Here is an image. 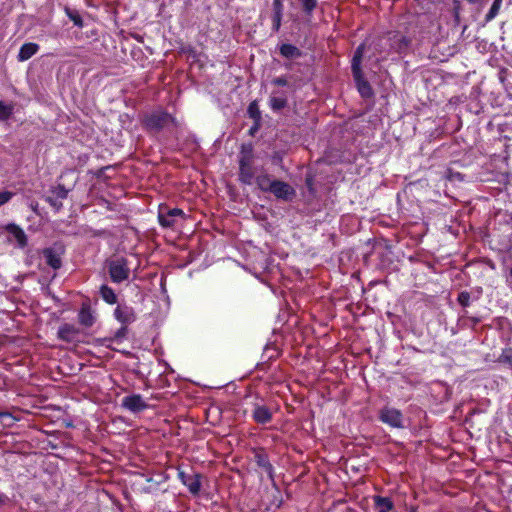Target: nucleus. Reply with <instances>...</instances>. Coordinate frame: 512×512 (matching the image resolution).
<instances>
[{
  "label": "nucleus",
  "mask_w": 512,
  "mask_h": 512,
  "mask_svg": "<svg viewBox=\"0 0 512 512\" xmlns=\"http://www.w3.org/2000/svg\"><path fill=\"white\" fill-rule=\"evenodd\" d=\"M253 148L252 145H242L239 157V180L247 185H251L254 180L253 171Z\"/></svg>",
  "instance_id": "nucleus-1"
},
{
  "label": "nucleus",
  "mask_w": 512,
  "mask_h": 512,
  "mask_svg": "<svg viewBox=\"0 0 512 512\" xmlns=\"http://www.w3.org/2000/svg\"><path fill=\"white\" fill-rule=\"evenodd\" d=\"M146 130L150 132H159L169 125L177 126L176 119L169 113L157 111L147 115L143 121Z\"/></svg>",
  "instance_id": "nucleus-2"
},
{
  "label": "nucleus",
  "mask_w": 512,
  "mask_h": 512,
  "mask_svg": "<svg viewBox=\"0 0 512 512\" xmlns=\"http://www.w3.org/2000/svg\"><path fill=\"white\" fill-rule=\"evenodd\" d=\"M178 219H187V215L182 209H171L166 204L159 205L158 221L163 228H174L177 224Z\"/></svg>",
  "instance_id": "nucleus-3"
},
{
  "label": "nucleus",
  "mask_w": 512,
  "mask_h": 512,
  "mask_svg": "<svg viewBox=\"0 0 512 512\" xmlns=\"http://www.w3.org/2000/svg\"><path fill=\"white\" fill-rule=\"evenodd\" d=\"M109 274L111 280L116 283H120L128 279L130 275L128 261L123 257L112 260L109 263Z\"/></svg>",
  "instance_id": "nucleus-4"
},
{
  "label": "nucleus",
  "mask_w": 512,
  "mask_h": 512,
  "mask_svg": "<svg viewBox=\"0 0 512 512\" xmlns=\"http://www.w3.org/2000/svg\"><path fill=\"white\" fill-rule=\"evenodd\" d=\"M202 478L203 476L200 473H186L183 470L178 471V479L194 496H197L200 493Z\"/></svg>",
  "instance_id": "nucleus-5"
},
{
  "label": "nucleus",
  "mask_w": 512,
  "mask_h": 512,
  "mask_svg": "<svg viewBox=\"0 0 512 512\" xmlns=\"http://www.w3.org/2000/svg\"><path fill=\"white\" fill-rule=\"evenodd\" d=\"M270 192L278 199L285 201L292 200L295 195V189L288 183L280 180H273Z\"/></svg>",
  "instance_id": "nucleus-6"
},
{
  "label": "nucleus",
  "mask_w": 512,
  "mask_h": 512,
  "mask_svg": "<svg viewBox=\"0 0 512 512\" xmlns=\"http://www.w3.org/2000/svg\"><path fill=\"white\" fill-rule=\"evenodd\" d=\"M122 406L131 413H140L149 407V404L138 394L125 396L122 399Z\"/></svg>",
  "instance_id": "nucleus-7"
},
{
  "label": "nucleus",
  "mask_w": 512,
  "mask_h": 512,
  "mask_svg": "<svg viewBox=\"0 0 512 512\" xmlns=\"http://www.w3.org/2000/svg\"><path fill=\"white\" fill-rule=\"evenodd\" d=\"M254 453V462L256 465L263 469L268 477L273 480L274 479V467L271 464L269 457L263 448H258L253 450Z\"/></svg>",
  "instance_id": "nucleus-8"
},
{
  "label": "nucleus",
  "mask_w": 512,
  "mask_h": 512,
  "mask_svg": "<svg viewBox=\"0 0 512 512\" xmlns=\"http://www.w3.org/2000/svg\"><path fill=\"white\" fill-rule=\"evenodd\" d=\"M372 499L376 512H396L394 502L391 498L374 495Z\"/></svg>",
  "instance_id": "nucleus-9"
},
{
  "label": "nucleus",
  "mask_w": 512,
  "mask_h": 512,
  "mask_svg": "<svg viewBox=\"0 0 512 512\" xmlns=\"http://www.w3.org/2000/svg\"><path fill=\"white\" fill-rule=\"evenodd\" d=\"M353 78L360 95L363 98H371L374 94L373 89L369 82L364 78L363 72L359 73V75L353 74Z\"/></svg>",
  "instance_id": "nucleus-10"
},
{
  "label": "nucleus",
  "mask_w": 512,
  "mask_h": 512,
  "mask_svg": "<svg viewBox=\"0 0 512 512\" xmlns=\"http://www.w3.org/2000/svg\"><path fill=\"white\" fill-rule=\"evenodd\" d=\"M42 253L46 259V263L54 270H57L62 266L60 252H57L53 248H45Z\"/></svg>",
  "instance_id": "nucleus-11"
},
{
  "label": "nucleus",
  "mask_w": 512,
  "mask_h": 512,
  "mask_svg": "<svg viewBox=\"0 0 512 512\" xmlns=\"http://www.w3.org/2000/svg\"><path fill=\"white\" fill-rule=\"evenodd\" d=\"M79 334V330L71 324H63L58 330V337L66 342H73Z\"/></svg>",
  "instance_id": "nucleus-12"
},
{
  "label": "nucleus",
  "mask_w": 512,
  "mask_h": 512,
  "mask_svg": "<svg viewBox=\"0 0 512 512\" xmlns=\"http://www.w3.org/2000/svg\"><path fill=\"white\" fill-rule=\"evenodd\" d=\"M78 320L85 327H91L95 323V316L88 304L82 305L78 314Z\"/></svg>",
  "instance_id": "nucleus-13"
},
{
  "label": "nucleus",
  "mask_w": 512,
  "mask_h": 512,
  "mask_svg": "<svg viewBox=\"0 0 512 512\" xmlns=\"http://www.w3.org/2000/svg\"><path fill=\"white\" fill-rule=\"evenodd\" d=\"M39 50V45L36 43H25L21 46L18 53V60L23 62L30 59L33 55H35Z\"/></svg>",
  "instance_id": "nucleus-14"
},
{
  "label": "nucleus",
  "mask_w": 512,
  "mask_h": 512,
  "mask_svg": "<svg viewBox=\"0 0 512 512\" xmlns=\"http://www.w3.org/2000/svg\"><path fill=\"white\" fill-rule=\"evenodd\" d=\"M364 50H365L364 44H361L357 47V49L354 53V56L352 58V62H351L352 74L359 75V73L362 72L361 62H362V58L364 55Z\"/></svg>",
  "instance_id": "nucleus-15"
},
{
  "label": "nucleus",
  "mask_w": 512,
  "mask_h": 512,
  "mask_svg": "<svg viewBox=\"0 0 512 512\" xmlns=\"http://www.w3.org/2000/svg\"><path fill=\"white\" fill-rule=\"evenodd\" d=\"M6 230L9 234H11L14 239L18 242V244L20 246H25L26 243H27V237L24 233V231L17 225L15 224H9L7 227H6Z\"/></svg>",
  "instance_id": "nucleus-16"
},
{
  "label": "nucleus",
  "mask_w": 512,
  "mask_h": 512,
  "mask_svg": "<svg viewBox=\"0 0 512 512\" xmlns=\"http://www.w3.org/2000/svg\"><path fill=\"white\" fill-rule=\"evenodd\" d=\"M392 428L406 429L410 426V418H379Z\"/></svg>",
  "instance_id": "nucleus-17"
},
{
  "label": "nucleus",
  "mask_w": 512,
  "mask_h": 512,
  "mask_svg": "<svg viewBox=\"0 0 512 512\" xmlns=\"http://www.w3.org/2000/svg\"><path fill=\"white\" fill-rule=\"evenodd\" d=\"M273 180H271L268 174L259 175L256 178V184L264 192H270Z\"/></svg>",
  "instance_id": "nucleus-18"
},
{
  "label": "nucleus",
  "mask_w": 512,
  "mask_h": 512,
  "mask_svg": "<svg viewBox=\"0 0 512 512\" xmlns=\"http://www.w3.org/2000/svg\"><path fill=\"white\" fill-rule=\"evenodd\" d=\"M101 297L105 302L108 304H114L117 301L116 294L114 293L113 289L110 288L107 285H103L100 289Z\"/></svg>",
  "instance_id": "nucleus-19"
},
{
  "label": "nucleus",
  "mask_w": 512,
  "mask_h": 512,
  "mask_svg": "<svg viewBox=\"0 0 512 512\" xmlns=\"http://www.w3.org/2000/svg\"><path fill=\"white\" fill-rule=\"evenodd\" d=\"M116 318L122 323H130L133 320V314L128 309L117 307L115 309Z\"/></svg>",
  "instance_id": "nucleus-20"
},
{
  "label": "nucleus",
  "mask_w": 512,
  "mask_h": 512,
  "mask_svg": "<svg viewBox=\"0 0 512 512\" xmlns=\"http://www.w3.org/2000/svg\"><path fill=\"white\" fill-rule=\"evenodd\" d=\"M68 192L69 190L66 189L65 186L62 184H58L51 190V193L55 196L56 199L59 200L66 199L68 196Z\"/></svg>",
  "instance_id": "nucleus-21"
},
{
  "label": "nucleus",
  "mask_w": 512,
  "mask_h": 512,
  "mask_svg": "<svg viewBox=\"0 0 512 512\" xmlns=\"http://www.w3.org/2000/svg\"><path fill=\"white\" fill-rule=\"evenodd\" d=\"M280 53L285 57H293L298 54V50L291 44H283L280 47Z\"/></svg>",
  "instance_id": "nucleus-22"
},
{
  "label": "nucleus",
  "mask_w": 512,
  "mask_h": 512,
  "mask_svg": "<svg viewBox=\"0 0 512 512\" xmlns=\"http://www.w3.org/2000/svg\"><path fill=\"white\" fill-rule=\"evenodd\" d=\"M501 0H494L489 12L486 15V20H492L499 12Z\"/></svg>",
  "instance_id": "nucleus-23"
},
{
  "label": "nucleus",
  "mask_w": 512,
  "mask_h": 512,
  "mask_svg": "<svg viewBox=\"0 0 512 512\" xmlns=\"http://www.w3.org/2000/svg\"><path fill=\"white\" fill-rule=\"evenodd\" d=\"M306 14L311 15L317 6L318 0H300Z\"/></svg>",
  "instance_id": "nucleus-24"
},
{
  "label": "nucleus",
  "mask_w": 512,
  "mask_h": 512,
  "mask_svg": "<svg viewBox=\"0 0 512 512\" xmlns=\"http://www.w3.org/2000/svg\"><path fill=\"white\" fill-rule=\"evenodd\" d=\"M271 108L274 110L282 109L286 106V100L284 98L274 97L271 99Z\"/></svg>",
  "instance_id": "nucleus-25"
},
{
  "label": "nucleus",
  "mask_w": 512,
  "mask_h": 512,
  "mask_svg": "<svg viewBox=\"0 0 512 512\" xmlns=\"http://www.w3.org/2000/svg\"><path fill=\"white\" fill-rule=\"evenodd\" d=\"M11 113L12 109L0 101V120L8 119Z\"/></svg>",
  "instance_id": "nucleus-26"
},
{
  "label": "nucleus",
  "mask_w": 512,
  "mask_h": 512,
  "mask_svg": "<svg viewBox=\"0 0 512 512\" xmlns=\"http://www.w3.org/2000/svg\"><path fill=\"white\" fill-rule=\"evenodd\" d=\"M13 195L14 193L10 191H0V206L8 203L12 199Z\"/></svg>",
  "instance_id": "nucleus-27"
},
{
  "label": "nucleus",
  "mask_w": 512,
  "mask_h": 512,
  "mask_svg": "<svg viewBox=\"0 0 512 512\" xmlns=\"http://www.w3.org/2000/svg\"><path fill=\"white\" fill-rule=\"evenodd\" d=\"M282 15H283V13H275L274 12V14H273L272 23H273V29L275 31H278L281 26Z\"/></svg>",
  "instance_id": "nucleus-28"
},
{
  "label": "nucleus",
  "mask_w": 512,
  "mask_h": 512,
  "mask_svg": "<svg viewBox=\"0 0 512 512\" xmlns=\"http://www.w3.org/2000/svg\"><path fill=\"white\" fill-rule=\"evenodd\" d=\"M470 301V295L467 292H461L458 296V302L463 306L466 307L469 305Z\"/></svg>",
  "instance_id": "nucleus-29"
},
{
  "label": "nucleus",
  "mask_w": 512,
  "mask_h": 512,
  "mask_svg": "<svg viewBox=\"0 0 512 512\" xmlns=\"http://www.w3.org/2000/svg\"><path fill=\"white\" fill-rule=\"evenodd\" d=\"M252 416H271V413L265 407H257Z\"/></svg>",
  "instance_id": "nucleus-30"
},
{
  "label": "nucleus",
  "mask_w": 512,
  "mask_h": 512,
  "mask_svg": "<svg viewBox=\"0 0 512 512\" xmlns=\"http://www.w3.org/2000/svg\"><path fill=\"white\" fill-rule=\"evenodd\" d=\"M69 18L73 21V23L78 26V27H82L83 26V20L81 18V16L79 14H71L69 13Z\"/></svg>",
  "instance_id": "nucleus-31"
},
{
  "label": "nucleus",
  "mask_w": 512,
  "mask_h": 512,
  "mask_svg": "<svg viewBox=\"0 0 512 512\" xmlns=\"http://www.w3.org/2000/svg\"><path fill=\"white\" fill-rule=\"evenodd\" d=\"M248 112L253 118L259 117V111L255 102L249 105Z\"/></svg>",
  "instance_id": "nucleus-32"
},
{
  "label": "nucleus",
  "mask_w": 512,
  "mask_h": 512,
  "mask_svg": "<svg viewBox=\"0 0 512 512\" xmlns=\"http://www.w3.org/2000/svg\"><path fill=\"white\" fill-rule=\"evenodd\" d=\"M273 11L275 13H283L282 0H273Z\"/></svg>",
  "instance_id": "nucleus-33"
},
{
  "label": "nucleus",
  "mask_w": 512,
  "mask_h": 512,
  "mask_svg": "<svg viewBox=\"0 0 512 512\" xmlns=\"http://www.w3.org/2000/svg\"><path fill=\"white\" fill-rule=\"evenodd\" d=\"M58 199H53V198H48L47 201L53 206L55 207L57 210L61 208L62 206V203L61 202H57Z\"/></svg>",
  "instance_id": "nucleus-34"
},
{
  "label": "nucleus",
  "mask_w": 512,
  "mask_h": 512,
  "mask_svg": "<svg viewBox=\"0 0 512 512\" xmlns=\"http://www.w3.org/2000/svg\"><path fill=\"white\" fill-rule=\"evenodd\" d=\"M63 423H64L65 427H68V428L69 427L72 428V427L75 426L74 423H73L72 418H63Z\"/></svg>",
  "instance_id": "nucleus-35"
},
{
  "label": "nucleus",
  "mask_w": 512,
  "mask_h": 512,
  "mask_svg": "<svg viewBox=\"0 0 512 512\" xmlns=\"http://www.w3.org/2000/svg\"><path fill=\"white\" fill-rule=\"evenodd\" d=\"M259 424H268L272 418H255Z\"/></svg>",
  "instance_id": "nucleus-36"
},
{
  "label": "nucleus",
  "mask_w": 512,
  "mask_h": 512,
  "mask_svg": "<svg viewBox=\"0 0 512 512\" xmlns=\"http://www.w3.org/2000/svg\"><path fill=\"white\" fill-rule=\"evenodd\" d=\"M191 419H192V422L197 425L203 424V423L207 422V420H208V418H204L203 421H199L201 418H191Z\"/></svg>",
  "instance_id": "nucleus-37"
},
{
  "label": "nucleus",
  "mask_w": 512,
  "mask_h": 512,
  "mask_svg": "<svg viewBox=\"0 0 512 512\" xmlns=\"http://www.w3.org/2000/svg\"><path fill=\"white\" fill-rule=\"evenodd\" d=\"M8 500V497L5 494L0 493V505H3Z\"/></svg>",
  "instance_id": "nucleus-38"
},
{
  "label": "nucleus",
  "mask_w": 512,
  "mask_h": 512,
  "mask_svg": "<svg viewBox=\"0 0 512 512\" xmlns=\"http://www.w3.org/2000/svg\"><path fill=\"white\" fill-rule=\"evenodd\" d=\"M275 84H278V85H285L286 84V80L282 79V78H277L275 81H274Z\"/></svg>",
  "instance_id": "nucleus-39"
},
{
  "label": "nucleus",
  "mask_w": 512,
  "mask_h": 512,
  "mask_svg": "<svg viewBox=\"0 0 512 512\" xmlns=\"http://www.w3.org/2000/svg\"><path fill=\"white\" fill-rule=\"evenodd\" d=\"M0 416H11L9 413L0 414Z\"/></svg>",
  "instance_id": "nucleus-40"
},
{
  "label": "nucleus",
  "mask_w": 512,
  "mask_h": 512,
  "mask_svg": "<svg viewBox=\"0 0 512 512\" xmlns=\"http://www.w3.org/2000/svg\"><path fill=\"white\" fill-rule=\"evenodd\" d=\"M218 423V420L217 421H211L210 424L212 425H216Z\"/></svg>",
  "instance_id": "nucleus-41"
},
{
  "label": "nucleus",
  "mask_w": 512,
  "mask_h": 512,
  "mask_svg": "<svg viewBox=\"0 0 512 512\" xmlns=\"http://www.w3.org/2000/svg\"><path fill=\"white\" fill-rule=\"evenodd\" d=\"M11 419H12V420L19 421L21 418L15 417V418H11Z\"/></svg>",
  "instance_id": "nucleus-42"
},
{
  "label": "nucleus",
  "mask_w": 512,
  "mask_h": 512,
  "mask_svg": "<svg viewBox=\"0 0 512 512\" xmlns=\"http://www.w3.org/2000/svg\"><path fill=\"white\" fill-rule=\"evenodd\" d=\"M510 275H511V277H512V268H511V270H510Z\"/></svg>",
  "instance_id": "nucleus-43"
},
{
  "label": "nucleus",
  "mask_w": 512,
  "mask_h": 512,
  "mask_svg": "<svg viewBox=\"0 0 512 512\" xmlns=\"http://www.w3.org/2000/svg\"><path fill=\"white\" fill-rule=\"evenodd\" d=\"M511 220H512V213H511Z\"/></svg>",
  "instance_id": "nucleus-44"
}]
</instances>
